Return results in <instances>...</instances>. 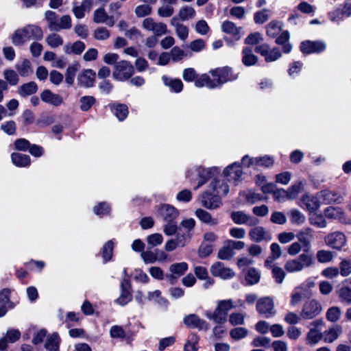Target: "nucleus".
I'll return each mask as SVG.
<instances>
[{
  "mask_svg": "<svg viewBox=\"0 0 351 351\" xmlns=\"http://www.w3.org/2000/svg\"><path fill=\"white\" fill-rule=\"evenodd\" d=\"M43 38V32L40 27L36 25H27L23 28L16 29L12 35V43L16 46H21L30 40H40Z\"/></svg>",
  "mask_w": 351,
  "mask_h": 351,
  "instance_id": "nucleus-1",
  "label": "nucleus"
},
{
  "mask_svg": "<svg viewBox=\"0 0 351 351\" xmlns=\"http://www.w3.org/2000/svg\"><path fill=\"white\" fill-rule=\"evenodd\" d=\"M315 264L313 253H302L298 257L288 260L285 264V269L289 273H296Z\"/></svg>",
  "mask_w": 351,
  "mask_h": 351,
  "instance_id": "nucleus-2",
  "label": "nucleus"
},
{
  "mask_svg": "<svg viewBox=\"0 0 351 351\" xmlns=\"http://www.w3.org/2000/svg\"><path fill=\"white\" fill-rule=\"evenodd\" d=\"M234 307L231 299L219 300L215 311L208 314L207 317L217 324L224 323L226 321L228 313Z\"/></svg>",
  "mask_w": 351,
  "mask_h": 351,
  "instance_id": "nucleus-3",
  "label": "nucleus"
},
{
  "mask_svg": "<svg viewBox=\"0 0 351 351\" xmlns=\"http://www.w3.org/2000/svg\"><path fill=\"white\" fill-rule=\"evenodd\" d=\"M134 73L132 64L126 60L117 62L112 72V77L117 81H126L130 79Z\"/></svg>",
  "mask_w": 351,
  "mask_h": 351,
  "instance_id": "nucleus-4",
  "label": "nucleus"
},
{
  "mask_svg": "<svg viewBox=\"0 0 351 351\" xmlns=\"http://www.w3.org/2000/svg\"><path fill=\"white\" fill-rule=\"evenodd\" d=\"M3 77L5 80L0 79V103L4 98L3 92L8 90V85L14 86L19 82V75L12 69H5L3 71Z\"/></svg>",
  "mask_w": 351,
  "mask_h": 351,
  "instance_id": "nucleus-5",
  "label": "nucleus"
},
{
  "mask_svg": "<svg viewBox=\"0 0 351 351\" xmlns=\"http://www.w3.org/2000/svg\"><path fill=\"white\" fill-rule=\"evenodd\" d=\"M322 311L321 304L317 300L312 299L305 302L302 306L300 316L304 319H311L317 317Z\"/></svg>",
  "mask_w": 351,
  "mask_h": 351,
  "instance_id": "nucleus-6",
  "label": "nucleus"
},
{
  "mask_svg": "<svg viewBox=\"0 0 351 351\" xmlns=\"http://www.w3.org/2000/svg\"><path fill=\"white\" fill-rule=\"evenodd\" d=\"M295 238L303 247V253H311V242L314 239L313 230L311 228H304L299 230Z\"/></svg>",
  "mask_w": 351,
  "mask_h": 351,
  "instance_id": "nucleus-7",
  "label": "nucleus"
},
{
  "mask_svg": "<svg viewBox=\"0 0 351 351\" xmlns=\"http://www.w3.org/2000/svg\"><path fill=\"white\" fill-rule=\"evenodd\" d=\"M256 311L258 313L268 318L275 314L274 303L270 297H263L257 300Z\"/></svg>",
  "mask_w": 351,
  "mask_h": 351,
  "instance_id": "nucleus-8",
  "label": "nucleus"
},
{
  "mask_svg": "<svg viewBox=\"0 0 351 351\" xmlns=\"http://www.w3.org/2000/svg\"><path fill=\"white\" fill-rule=\"evenodd\" d=\"M241 163L243 166L250 167L251 166L268 167L273 165L274 160L268 156L256 158H250L245 155L242 158Z\"/></svg>",
  "mask_w": 351,
  "mask_h": 351,
  "instance_id": "nucleus-9",
  "label": "nucleus"
},
{
  "mask_svg": "<svg viewBox=\"0 0 351 351\" xmlns=\"http://www.w3.org/2000/svg\"><path fill=\"white\" fill-rule=\"evenodd\" d=\"M210 273L215 277H219L223 280L231 279L234 277V271L227 267L221 262H216L210 267Z\"/></svg>",
  "mask_w": 351,
  "mask_h": 351,
  "instance_id": "nucleus-10",
  "label": "nucleus"
},
{
  "mask_svg": "<svg viewBox=\"0 0 351 351\" xmlns=\"http://www.w3.org/2000/svg\"><path fill=\"white\" fill-rule=\"evenodd\" d=\"M324 241L328 246L339 250L346 245V238L343 232L337 231L328 234Z\"/></svg>",
  "mask_w": 351,
  "mask_h": 351,
  "instance_id": "nucleus-11",
  "label": "nucleus"
},
{
  "mask_svg": "<svg viewBox=\"0 0 351 351\" xmlns=\"http://www.w3.org/2000/svg\"><path fill=\"white\" fill-rule=\"evenodd\" d=\"M255 51L265 57L266 62L276 61L281 57L280 49L274 47L271 50L268 44L264 43L256 47Z\"/></svg>",
  "mask_w": 351,
  "mask_h": 351,
  "instance_id": "nucleus-12",
  "label": "nucleus"
},
{
  "mask_svg": "<svg viewBox=\"0 0 351 351\" xmlns=\"http://www.w3.org/2000/svg\"><path fill=\"white\" fill-rule=\"evenodd\" d=\"M143 27L154 35L160 36L167 32V25L163 23H156L152 18L148 17L143 21Z\"/></svg>",
  "mask_w": 351,
  "mask_h": 351,
  "instance_id": "nucleus-13",
  "label": "nucleus"
},
{
  "mask_svg": "<svg viewBox=\"0 0 351 351\" xmlns=\"http://www.w3.org/2000/svg\"><path fill=\"white\" fill-rule=\"evenodd\" d=\"M210 73L214 77L213 80H215L217 87L228 81H232L237 78L236 76L232 75L231 69L228 67L215 69L210 71Z\"/></svg>",
  "mask_w": 351,
  "mask_h": 351,
  "instance_id": "nucleus-14",
  "label": "nucleus"
},
{
  "mask_svg": "<svg viewBox=\"0 0 351 351\" xmlns=\"http://www.w3.org/2000/svg\"><path fill=\"white\" fill-rule=\"evenodd\" d=\"M324 215L328 219L338 220L341 223H351V219L348 218L343 210L339 207L326 208L324 210Z\"/></svg>",
  "mask_w": 351,
  "mask_h": 351,
  "instance_id": "nucleus-15",
  "label": "nucleus"
},
{
  "mask_svg": "<svg viewBox=\"0 0 351 351\" xmlns=\"http://www.w3.org/2000/svg\"><path fill=\"white\" fill-rule=\"evenodd\" d=\"M223 175L228 181H240L243 176V171L238 162H234L224 169Z\"/></svg>",
  "mask_w": 351,
  "mask_h": 351,
  "instance_id": "nucleus-16",
  "label": "nucleus"
},
{
  "mask_svg": "<svg viewBox=\"0 0 351 351\" xmlns=\"http://www.w3.org/2000/svg\"><path fill=\"white\" fill-rule=\"evenodd\" d=\"M188 267V264L185 262L173 263L169 266V271L170 274L167 275V278L171 283H173L174 280L184 275Z\"/></svg>",
  "mask_w": 351,
  "mask_h": 351,
  "instance_id": "nucleus-17",
  "label": "nucleus"
},
{
  "mask_svg": "<svg viewBox=\"0 0 351 351\" xmlns=\"http://www.w3.org/2000/svg\"><path fill=\"white\" fill-rule=\"evenodd\" d=\"M231 219L237 224H248L249 226H255L258 223V220L250 215H246L243 211H234L231 213Z\"/></svg>",
  "mask_w": 351,
  "mask_h": 351,
  "instance_id": "nucleus-18",
  "label": "nucleus"
},
{
  "mask_svg": "<svg viewBox=\"0 0 351 351\" xmlns=\"http://www.w3.org/2000/svg\"><path fill=\"white\" fill-rule=\"evenodd\" d=\"M249 237L252 241L255 242L270 241L271 239V234L261 226H256L251 229L249 232Z\"/></svg>",
  "mask_w": 351,
  "mask_h": 351,
  "instance_id": "nucleus-19",
  "label": "nucleus"
},
{
  "mask_svg": "<svg viewBox=\"0 0 351 351\" xmlns=\"http://www.w3.org/2000/svg\"><path fill=\"white\" fill-rule=\"evenodd\" d=\"M326 49V44L320 41H304L301 43L300 49L304 53H319Z\"/></svg>",
  "mask_w": 351,
  "mask_h": 351,
  "instance_id": "nucleus-20",
  "label": "nucleus"
},
{
  "mask_svg": "<svg viewBox=\"0 0 351 351\" xmlns=\"http://www.w3.org/2000/svg\"><path fill=\"white\" fill-rule=\"evenodd\" d=\"M184 323L189 328L206 330L208 329V326L206 322L200 319L195 314H191L185 317L184 319Z\"/></svg>",
  "mask_w": 351,
  "mask_h": 351,
  "instance_id": "nucleus-21",
  "label": "nucleus"
},
{
  "mask_svg": "<svg viewBox=\"0 0 351 351\" xmlns=\"http://www.w3.org/2000/svg\"><path fill=\"white\" fill-rule=\"evenodd\" d=\"M95 72L92 69L83 71L77 77L78 84L86 88L93 86L95 80Z\"/></svg>",
  "mask_w": 351,
  "mask_h": 351,
  "instance_id": "nucleus-22",
  "label": "nucleus"
},
{
  "mask_svg": "<svg viewBox=\"0 0 351 351\" xmlns=\"http://www.w3.org/2000/svg\"><path fill=\"white\" fill-rule=\"evenodd\" d=\"M158 212L164 221H174L179 215L177 209L169 204L161 205Z\"/></svg>",
  "mask_w": 351,
  "mask_h": 351,
  "instance_id": "nucleus-23",
  "label": "nucleus"
},
{
  "mask_svg": "<svg viewBox=\"0 0 351 351\" xmlns=\"http://www.w3.org/2000/svg\"><path fill=\"white\" fill-rule=\"evenodd\" d=\"M130 284L128 280L123 279L121 282V293L120 296L116 300V302L121 305L125 306L132 300V295L129 290Z\"/></svg>",
  "mask_w": 351,
  "mask_h": 351,
  "instance_id": "nucleus-24",
  "label": "nucleus"
},
{
  "mask_svg": "<svg viewBox=\"0 0 351 351\" xmlns=\"http://www.w3.org/2000/svg\"><path fill=\"white\" fill-rule=\"evenodd\" d=\"M219 169L217 167H211V168H204L202 167H199L197 169V173L199 178L198 184L196 188H199L204 184L207 180L211 177V176L217 172H218Z\"/></svg>",
  "mask_w": 351,
  "mask_h": 351,
  "instance_id": "nucleus-25",
  "label": "nucleus"
},
{
  "mask_svg": "<svg viewBox=\"0 0 351 351\" xmlns=\"http://www.w3.org/2000/svg\"><path fill=\"white\" fill-rule=\"evenodd\" d=\"M202 205L208 209H215L221 204V200L217 195L204 193L202 196Z\"/></svg>",
  "mask_w": 351,
  "mask_h": 351,
  "instance_id": "nucleus-26",
  "label": "nucleus"
},
{
  "mask_svg": "<svg viewBox=\"0 0 351 351\" xmlns=\"http://www.w3.org/2000/svg\"><path fill=\"white\" fill-rule=\"evenodd\" d=\"M40 98L43 101L55 106L61 105L64 101L62 96L55 94L49 90L43 91L40 94Z\"/></svg>",
  "mask_w": 351,
  "mask_h": 351,
  "instance_id": "nucleus-27",
  "label": "nucleus"
},
{
  "mask_svg": "<svg viewBox=\"0 0 351 351\" xmlns=\"http://www.w3.org/2000/svg\"><path fill=\"white\" fill-rule=\"evenodd\" d=\"M301 206H305L308 211L313 212L319 208L320 202L317 197L305 194L301 199Z\"/></svg>",
  "mask_w": 351,
  "mask_h": 351,
  "instance_id": "nucleus-28",
  "label": "nucleus"
},
{
  "mask_svg": "<svg viewBox=\"0 0 351 351\" xmlns=\"http://www.w3.org/2000/svg\"><path fill=\"white\" fill-rule=\"evenodd\" d=\"M319 195L322 198L324 204H341L343 201V198L341 195L328 190L322 191Z\"/></svg>",
  "mask_w": 351,
  "mask_h": 351,
  "instance_id": "nucleus-29",
  "label": "nucleus"
},
{
  "mask_svg": "<svg viewBox=\"0 0 351 351\" xmlns=\"http://www.w3.org/2000/svg\"><path fill=\"white\" fill-rule=\"evenodd\" d=\"M342 333V327L339 325H335V326L326 330L324 332V340L327 343H332Z\"/></svg>",
  "mask_w": 351,
  "mask_h": 351,
  "instance_id": "nucleus-30",
  "label": "nucleus"
},
{
  "mask_svg": "<svg viewBox=\"0 0 351 351\" xmlns=\"http://www.w3.org/2000/svg\"><path fill=\"white\" fill-rule=\"evenodd\" d=\"M11 160L12 163L19 167H26L29 166L31 163L30 157L21 153H12Z\"/></svg>",
  "mask_w": 351,
  "mask_h": 351,
  "instance_id": "nucleus-31",
  "label": "nucleus"
},
{
  "mask_svg": "<svg viewBox=\"0 0 351 351\" xmlns=\"http://www.w3.org/2000/svg\"><path fill=\"white\" fill-rule=\"evenodd\" d=\"M195 215L202 222L210 226H216L219 223L217 218H213L209 213L202 208L196 210Z\"/></svg>",
  "mask_w": 351,
  "mask_h": 351,
  "instance_id": "nucleus-32",
  "label": "nucleus"
},
{
  "mask_svg": "<svg viewBox=\"0 0 351 351\" xmlns=\"http://www.w3.org/2000/svg\"><path fill=\"white\" fill-rule=\"evenodd\" d=\"M37 90L38 86L34 82L23 84L18 88V93L23 97L32 95L36 93Z\"/></svg>",
  "mask_w": 351,
  "mask_h": 351,
  "instance_id": "nucleus-33",
  "label": "nucleus"
},
{
  "mask_svg": "<svg viewBox=\"0 0 351 351\" xmlns=\"http://www.w3.org/2000/svg\"><path fill=\"white\" fill-rule=\"evenodd\" d=\"M258 61V58L253 52L252 49L248 47H244L242 51V62L247 66H250L256 64Z\"/></svg>",
  "mask_w": 351,
  "mask_h": 351,
  "instance_id": "nucleus-34",
  "label": "nucleus"
},
{
  "mask_svg": "<svg viewBox=\"0 0 351 351\" xmlns=\"http://www.w3.org/2000/svg\"><path fill=\"white\" fill-rule=\"evenodd\" d=\"M210 184L213 191L218 197L219 195H226L229 192V186L223 180H214L212 181Z\"/></svg>",
  "mask_w": 351,
  "mask_h": 351,
  "instance_id": "nucleus-35",
  "label": "nucleus"
},
{
  "mask_svg": "<svg viewBox=\"0 0 351 351\" xmlns=\"http://www.w3.org/2000/svg\"><path fill=\"white\" fill-rule=\"evenodd\" d=\"M195 86L198 88L206 86L208 88H215L217 87L215 80H211L206 74H203L196 79L195 81Z\"/></svg>",
  "mask_w": 351,
  "mask_h": 351,
  "instance_id": "nucleus-36",
  "label": "nucleus"
},
{
  "mask_svg": "<svg viewBox=\"0 0 351 351\" xmlns=\"http://www.w3.org/2000/svg\"><path fill=\"white\" fill-rule=\"evenodd\" d=\"M289 39V34L288 31H283L280 33L279 36L276 40V43L282 45V51L285 53H288L291 51L292 46L288 43Z\"/></svg>",
  "mask_w": 351,
  "mask_h": 351,
  "instance_id": "nucleus-37",
  "label": "nucleus"
},
{
  "mask_svg": "<svg viewBox=\"0 0 351 351\" xmlns=\"http://www.w3.org/2000/svg\"><path fill=\"white\" fill-rule=\"evenodd\" d=\"M45 16L46 21H47L48 28L51 31L58 32V19L56 12L51 10H47L45 12Z\"/></svg>",
  "mask_w": 351,
  "mask_h": 351,
  "instance_id": "nucleus-38",
  "label": "nucleus"
},
{
  "mask_svg": "<svg viewBox=\"0 0 351 351\" xmlns=\"http://www.w3.org/2000/svg\"><path fill=\"white\" fill-rule=\"evenodd\" d=\"M221 29L223 32L229 34L235 37L237 40H239L240 38V29L238 28L235 25V24L231 21H225L224 22H223L221 25Z\"/></svg>",
  "mask_w": 351,
  "mask_h": 351,
  "instance_id": "nucleus-39",
  "label": "nucleus"
},
{
  "mask_svg": "<svg viewBox=\"0 0 351 351\" xmlns=\"http://www.w3.org/2000/svg\"><path fill=\"white\" fill-rule=\"evenodd\" d=\"M80 68V65L77 62L72 63L68 66L65 74V82L68 84L72 85L73 84L76 73L79 71Z\"/></svg>",
  "mask_w": 351,
  "mask_h": 351,
  "instance_id": "nucleus-40",
  "label": "nucleus"
},
{
  "mask_svg": "<svg viewBox=\"0 0 351 351\" xmlns=\"http://www.w3.org/2000/svg\"><path fill=\"white\" fill-rule=\"evenodd\" d=\"M162 80L166 86L176 93H180L183 88V83L180 79H171L164 75Z\"/></svg>",
  "mask_w": 351,
  "mask_h": 351,
  "instance_id": "nucleus-41",
  "label": "nucleus"
},
{
  "mask_svg": "<svg viewBox=\"0 0 351 351\" xmlns=\"http://www.w3.org/2000/svg\"><path fill=\"white\" fill-rule=\"evenodd\" d=\"M282 31V23L279 21H272L266 27L267 35L271 38H275Z\"/></svg>",
  "mask_w": 351,
  "mask_h": 351,
  "instance_id": "nucleus-42",
  "label": "nucleus"
},
{
  "mask_svg": "<svg viewBox=\"0 0 351 351\" xmlns=\"http://www.w3.org/2000/svg\"><path fill=\"white\" fill-rule=\"evenodd\" d=\"M112 110L119 121L124 120L128 114V108L125 104H113L112 106Z\"/></svg>",
  "mask_w": 351,
  "mask_h": 351,
  "instance_id": "nucleus-43",
  "label": "nucleus"
},
{
  "mask_svg": "<svg viewBox=\"0 0 351 351\" xmlns=\"http://www.w3.org/2000/svg\"><path fill=\"white\" fill-rule=\"evenodd\" d=\"M85 49V44L82 41H76L71 46L66 45L64 47V50L66 53H75L77 55L81 54Z\"/></svg>",
  "mask_w": 351,
  "mask_h": 351,
  "instance_id": "nucleus-44",
  "label": "nucleus"
},
{
  "mask_svg": "<svg viewBox=\"0 0 351 351\" xmlns=\"http://www.w3.org/2000/svg\"><path fill=\"white\" fill-rule=\"evenodd\" d=\"M322 338L324 339L323 333L320 330L316 328H310L307 333L306 342L308 344L315 345Z\"/></svg>",
  "mask_w": 351,
  "mask_h": 351,
  "instance_id": "nucleus-45",
  "label": "nucleus"
},
{
  "mask_svg": "<svg viewBox=\"0 0 351 351\" xmlns=\"http://www.w3.org/2000/svg\"><path fill=\"white\" fill-rule=\"evenodd\" d=\"M16 69L22 77L29 75L32 73L31 63L28 60H23L16 64Z\"/></svg>",
  "mask_w": 351,
  "mask_h": 351,
  "instance_id": "nucleus-46",
  "label": "nucleus"
},
{
  "mask_svg": "<svg viewBox=\"0 0 351 351\" xmlns=\"http://www.w3.org/2000/svg\"><path fill=\"white\" fill-rule=\"evenodd\" d=\"M337 294L341 302L351 305V289L348 287H342L337 291Z\"/></svg>",
  "mask_w": 351,
  "mask_h": 351,
  "instance_id": "nucleus-47",
  "label": "nucleus"
},
{
  "mask_svg": "<svg viewBox=\"0 0 351 351\" xmlns=\"http://www.w3.org/2000/svg\"><path fill=\"white\" fill-rule=\"evenodd\" d=\"M60 341V338L57 333L52 334L50 337H48L46 341V349L48 351H58Z\"/></svg>",
  "mask_w": 351,
  "mask_h": 351,
  "instance_id": "nucleus-48",
  "label": "nucleus"
},
{
  "mask_svg": "<svg viewBox=\"0 0 351 351\" xmlns=\"http://www.w3.org/2000/svg\"><path fill=\"white\" fill-rule=\"evenodd\" d=\"M196 12L191 6L186 5L180 9L178 16L182 21L193 19L195 16Z\"/></svg>",
  "mask_w": 351,
  "mask_h": 351,
  "instance_id": "nucleus-49",
  "label": "nucleus"
},
{
  "mask_svg": "<svg viewBox=\"0 0 351 351\" xmlns=\"http://www.w3.org/2000/svg\"><path fill=\"white\" fill-rule=\"evenodd\" d=\"M114 243L112 240L107 241L103 246L101 250L104 262L109 261L113 254Z\"/></svg>",
  "mask_w": 351,
  "mask_h": 351,
  "instance_id": "nucleus-50",
  "label": "nucleus"
},
{
  "mask_svg": "<svg viewBox=\"0 0 351 351\" xmlns=\"http://www.w3.org/2000/svg\"><path fill=\"white\" fill-rule=\"evenodd\" d=\"M303 190V184L298 181L292 184L287 190L288 199H293L298 197L299 193Z\"/></svg>",
  "mask_w": 351,
  "mask_h": 351,
  "instance_id": "nucleus-51",
  "label": "nucleus"
},
{
  "mask_svg": "<svg viewBox=\"0 0 351 351\" xmlns=\"http://www.w3.org/2000/svg\"><path fill=\"white\" fill-rule=\"evenodd\" d=\"M265 180L264 176H258L256 183L259 186H261V190L264 193H273L276 189L275 184L273 183L265 184Z\"/></svg>",
  "mask_w": 351,
  "mask_h": 351,
  "instance_id": "nucleus-52",
  "label": "nucleus"
},
{
  "mask_svg": "<svg viewBox=\"0 0 351 351\" xmlns=\"http://www.w3.org/2000/svg\"><path fill=\"white\" fill-rule=\"evenodd\" d=\"M245 278L248 285H253L259 282L261 276L259 272L255 268H250Z\"/></svg>",
  "mask_w": 351,
  "mask_h": 351,
  "instance_id": "nucleus-53",
  "label": "nucleus"
},
{
  "mask_svg": "<svg viewBox=\"0 0 351 351\" xmlns=\"http://www.w3.org/2000/svg\"><path fill=\"white\" fill-rule=\"evenodd\" d=\"M305 296V291H303L299 286L295 287L291 293L290 304L295 306L299 304Z\"/></svg>",
  "mask_w": 351,
  "mask_h": 351,
  "instance_id": "nucleus-54",
  "label": "nucleus"
},
{
  "mask_svg": "<svg viewBox=\"0 0 351 351\" xmlns=\"http://www.w3.org/2000/svg\"><path fill=\"white\" fill-rule=\"evenodd\" d=\"M341 311L339 307L332 306L327 310L326 319L331 322H337L341 317Z\"/></svg>",
  "mask_w": 351,
  "mask_h": 351,
  "instance_id": "nucleus-55",
  "label": "nucleus"
},
{
  "mask_svg": "<svg viewBox=\"0 0 351 351\" xmlns=\"http://www.w3.org/2000/svg\"><path fill=\"white\" fill-rule=\"evenodd\" d=\"M46 42L51 48H56L63 45L62 37L56 33L48 35Z\"/></svg>",
  "mask_w": 351,
  "mask_h": 351,
  "instance_id": "nucleus-56",
  "label": "nucleus"
},
{
  "mask_svg": "<svg viewBox=\"0 0 351 351\" xmlns=\"http://www.w3.org/2000/svg\"><path fill=\"white\" fill-rule=\"evenodd\" d=\"M234 251L232 250L231 248L225 243L221 248L219 249L217 257L221 260H230L234 256Z\"/></svg>",
  "mask_w": 351,
  "mask_h": 351,
  "instance_id": "nucleus-57",
  "label": "nucleus"
},
{
  "mask_svg": "<svg viewBox=\"0 0 351 351\" xmlns=\"http://www.w3.org/2000/svg\"><path fill=\"white\" fill-rule=\"evenodd\" d=\"M333 253L329 250H320L316 254V258L319 263H326L330 262L333 258Z\"/></svg>",
  "mask_w": 351,
  "mask_h": 351,
  "instance_id": "nucleus-58",
  "label": "nucleus"
},
{
  "mask_svg": "<svg viewBox=\"0 0 351 351\" xmlns=\"http://www.w3.org/2000/svg\"><path fill=\"white\" fill-rule=\"evenodd\" d=\"M191 237L189 233L183 232L181 229H179L178 232L176 237V241L177 242L179 247H184L187 243H189Z\"/></svg>",
  "mask_w": 351,
  "mask_h": 351,
  "instance_id": "nucleus-59",
  "label": "nucleus"
},
{
  "mask_svg": "<svg viewBox=\"0 0 351 351\" xmlns=\"http://www.w3.org/2000/svg\"><path fill=\"white\" fill-rule=\"evenodd\" d=\"M109 16L104 8H100L95 10L93 14V21L96 23H104L108 20Z\"/></svg>",
  "mask_w": 351,
  "mask_h": 351,
  "instance_id": "nucleus-60",
  "label": "nucleus"
},
{
  "mask_svg": "<svg viewBox=\"0 0 351 351\" xmlns=\"http://www.w3.org/2000/svg\"><path fill=\"white\" fill-rule=\"evenodd\" d=\"M152 7L148 4H141L136 7L134 13L137 17L142 18L152 13Z\"/></svg>",
  "mask_w": 351,
  "mask_h": 351,
  "instance_id": "nucleus-61",
  "label": "nucleus"
},
{
  "mask_svg": "<svg viewBox=\"0 0 351 351\" xmlns=\"http://www.w3.org/2000/svg\"><path fill=\"white\" fill-rule=\"evenodd\" d=\"M110 36V32L106 27H100L93 32V37L97 40H106Z\"/></svg>",
  "mask_w": 351,
  "mask_h": 351,
  "instance_id": "nucleus-62",
  "label": "nucleus"
},
{
  "mask_svg": "<svg viewBox=\"0 0 351 351\" xmlns=\"http://www.w3.org/2000/svg\"><path fill=\"white\" fill-rule=\"evenodd\" d=\"M96 100L93 96H84L80 98V109L82 111L88 110L95 103Z\"/></svg>",
  "mask_w": 351,
  "mask_h": 351,
  "instance_id": "nucleus-63",
  "label": "nucleus"
},
{
  "mask_svg": "<svg viewBox=\"0 0 351 351\" xmlns=\"http://www.w3.org/2000/svg\"><path fill=\"white\" fill-rule=\"evenodd\" d=\"M195 226V220L192 218H190V219L183 220L180 223V226L179 229H181L182 230H183V232H185L186 233H189L191 236H192Z\"/></svg>",
  "mask_w": 351,
  "mask_h": 351,
  "instance_id": "nucleus-64",
  "label": "nucleus"
}]
</instances>
